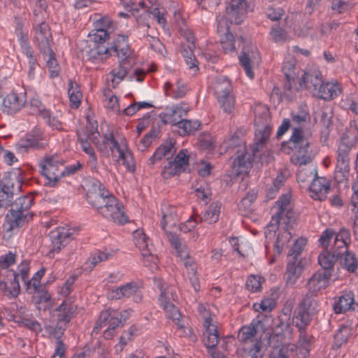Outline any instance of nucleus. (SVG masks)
Instances as JSON below:
<instances>
[{
  "mask_svg": "<svg viewBox=\"0 0 358 358\" xmlns=\"http://www.w3.org/2000/svg\"><path fill=\"white\" fill-rule=\"evenodd\" d=\"M33 203L32 195L20 196L13 202L6 215L4 227L7 231L17 229L33 219L34 213L30 211Z\"/></svg>",
  "mask_w": 358,
  "mask_h": 358,
  "instance_id": "obj_1",
  "label": "nucleus"
},
{
  "mask_svg": "<svg viewBox=\"0 0 358 358\" xmlns=\"http://www.w3.org/2000/svg\"><path fill=\"white\" fill-rule=\"evenodd\" d=\"M266 327L262 320L254 319L249 325L243 326L238 332V340L242 345L251 343L252 348H249L248 353L252 358H257V354L261 350V338H257L259 331L264 332Z\"/></svg>",
  "mask_w": 358,
  "mask_h": 358,
  "instance_id": "obj_2",
  "label": "nucleus"
},
{
  "mask_svg": "<svg viewBox=\"0 0 358 358\" xmlns=\"http://www.w3.org/2000/svg\"><path fill=\"white\" fill-rule=\"evenodd\" d=\"M63 164L57 156H46L40 162L41 174L48 181L45 185L55 187L64 176Z\"/></svg>",
  "mask_w": 358,
  "mask_h": 358,
  "instance_id": "obj_3",
  "label": "nucleus"
},
{
  "mask_svg": "<svg viewBox=\"0 0 358 358\" xmlns=\"http://www.w3.org/2000/svg\"><path fill=\"white\" fill-rule=\"evenodd\" d=\"M21 188L22 183L17 177L5 174L0 180V208L12 206L13 196L17 194Z\"/></svg>",
  "mask_w": 358,
  "mask_h": 358,
  "instance_id": "obj_4",
  "label": "nucleus"
},
{
  "mask_svg": "<svg viewBox=\"0 0 358 358\" xmlns=\"http://www.w3.org/2000/svg\"><path fill=\"white\" fill-rule=\"evenodd\" d=\"M97 211L103 217L119 224H124L128 221L124 206L113 195Z\"/></svg>",
  "mask_w": 358,
  "mask_h": 358,
  "instance_id": "obj_5",
  "label": "nucleus"
},
{
  "mask_svg": "<svg viewBox=\"0 0 358 358\" xmlns=\"http://www.w3.org/2000/svg\"><path fill=\"white\" fill-rule=\"evenodd\" d=\"M86 197L88 203L97 210L112 196L108 190L105 189L101 182L97 180H91L88 183Z\"/></svg>",
  "mask_w": 358,
  "mask_h": 358,
  "instance_id": "obj_6",
  "label": "nucleus"
},
{
  "mask_svg": "<svg viewBox=\"0 0 358 358\" xmlns=\"http://www.w3.org/2000/svg\"><path fill=\"white\" fill-rule=\"evenodd\" d=\"M50 237L52 242V248L48 252V256L53 258L55 253H59L63 248L73 239V234L69 229L59 227L50 232Z\"/></svg>",
  "mask_w": 358,
  "mask_h": 358,
  "instance_id": "obj_7",
  "label": "nucleus"
},
{
  "mask_svg": "<svg viewBox=\"0 0 358 358\" xmlns=\"http://www.w3.org/2000/svg\"><path fill=\"white\" fill-rule=\"evenodd\" d=\"M250 9L248 0H230L225 8L227 18L231 22L238 24Z\"/></svg>",
  "mask_w": 358,
  "mask_h": 358,
  "instance_id": "obj_8",
  "label": "nucleus"
},
{
  "mask_svg": "<svg viewBox=\"0 0 358 358\" xmlns=\"http://www.w3.org/2000/svg\"><path fill=\"white\" fill-rule=\"evenodd\" d=\"M355 139L350 130L343 134L336 151V163L350 164V153L355 145Z\"/></svg>",
  "mask_w": 358,
  "mask_h": 358,
  "instance_id": "obj_9",
  "label": "nucleus"
},
{
  "mask_svg": "<svg viewBox=\"0 0 358 358\" xmlns=\"http://www.w3.org/2000/svg\"><path fill=\"white\" fill-rule=\"evenodd\" d=\"M275 204L278 206V210L272 216V221L275 222L276 224H279L280 222L285 224H289L294 217V212L290 206V196L289 194L282 195Z\"/></svg>",
  "mask_w": 358,
  "mask_h": 358,
  "instance_id": "obj_10",
  "label": "nucleus"
},
{
  "mask_svg": "<svg viewBox=\"0 0 358 358\" xmlns=\"http://www.w3.org/2000/svg\"><path fill=\"white\" fill-rule=\"evenodd\" d=\"M131 296H133V300L136 303H140L143 299L139 286L134 281L127 282L110 292V298L113 299H120L121 298H129Z\"/></svg>",
  "mask_w": 358,
  "mask_h": 358,
  "instance_id": "obj_11",
  "label": "nucleus"
},
{
  "mask_svg": "<svg viewBox=\"0 0 358 358\" xmlns=\"http://www.w3.org/2000/svg\"><path fill=\"white\" fill-rule=\"evenodd\" d=\"M271 128L268 124L257 126L255 130L254 143L252 146L254 157H261L262 152L266 149V144L271 136Z\"/></svg>",
  "mask_w": 358,
  "mask_h": 358,
  "instance_id": "obj_12",
  "label": "nucleus"
},
{
  "mask_svg": "<svg viewBox=\"0 0 358 358\" xmlns=\"http://www.w3.org/2000/svg\"><path fill=\"white\" fill-rule=\"evenodd\" d=\"M332 277L329 271L318 270L306 283V287L310 293L316 294L324 289L329 285V280Z\"/></svg>",
  "mask_w": 358,
  "mask_h": 358,
  "instance_id": "obj_13",
  "label": "nucleus"
},
{
  "mask_svg": "<svg viewBox=\"0 0 358 358\" xmlns=\"http://www.w3.org/2000/svg\"><path fill=\"white\" fill-rule=\"evenodd\" d=\"M86 135L103 155L108 154V144L109 143L108 134H106L101 140L99 138L100 134L97 129L96 122H88L86 125Z\"/></svg>",
  "mask_w": 358,
  "mask_h": 358,
  "instance_id": "obj_14",
  "label": "nucleus"
},
{
  "mask_svg": "<svg viewBox=\"0 0 358 358\" xmlns=\"http://www.w3.org/2000/svg\"><path fill=\"white\" fill-rule=\"evenodd\" d=\"M330 190V182L324 177H319L317 174L313 179L309 187L310 196L315 200L323 201Z\"/></svg>",
  "mask_w": 358,
  "mask_h": 358,
  "instance_id": "obj_15",
  "label": "nucleus"
},
{
  "mask_svg": "<svg viewBox=\"0 0 358 358\" xmlns=\"http://www.w3.org/2000/svg\"><path fill=\"white\" fill-rule=\"evenodd\" d=\"M15 34L17 37L22 53L27 57L28 64L33 65L38 61L30 43L27 32L24 31L21 26H17L15 29Z\"/></svg>",
  "mask_w": 358,
  "mask_h": 358,
  "instance_id": "obj_16",
  "label": "nucleus"
},
{
  "mask_svg": "<svg viewBox=\"0 0 358 358\" xmlns=\"http://www.w3.org/2000/svg\"><path fill=\"white\" fill-rule=\"evenodd\" d=\"M240 64L244 69L246 75L250 78H254L252 64L259 59V52L255 46L243 48L241 55L238 57Z\"/></svg>",
  "mask_w": 358,
  "mask_h": 358,
  "instance_id": "obj_17",
  "label": "nucleus"
},
{
  "mask_svg": "<svg viewBox=\"0 0 358 358\" xmlns=\"http://www.w3.org/2000/svg\"><path fill=\"white\" fill-rule=\"evenodd\" d=\"M25 103L24 94L10 93L3 99V111H6L8 114H15L24 106Z\"/></svg>",
  "mask_w": 358,
  "mask_h": 358,
  "instance_id": "obj_18",
  "label": "nucleus"
},
{
  "mask_svg": "<svg viewBox=\"0 0 358 358\" xmlns=\"http://www.w3.org/2000/svg\"><path fill=\"white\" fill-rule=\"evenodd\" d=\"M252 159L250 154L244 150L233 162L231 166V175L238 177L241 174H246L252 166Z\"/></svg>",
  "mask_w": 358,
  "mask_h": 358,
  "instance_id": "obj_19",
  "label": "nucleus"
},
{
  "mask_svg": "<svg viewBox=\"0 0 358 358\" xmlns=\"http://www.w3.org/2000/svg\"><path fill=\"white\" fill-rule=\"evenodd\" d=\"M212 319L208 317L204 321L205 331L203 333V343L209 350L213 349L218 343V334L217 327L212 324Z\"/></svg>",
  "mask_w": 358,
  "mask_h": 358,
  "instance_id": "obj_20",
  "label": "nucleus"
},
{
  "mask_svg": "<svg viewBox=\"0 0 358 358\" xmlns=\"http://www.w3.org/2000/svg\"><path fill=\"white\" fill-rule=\"evenodd\" d=\"M341 252L324 250L318 256V263L322 268L321 271H329L333 275L334 267L341 257Z\"/></svg>",
  "mask_w": 358,
  "mask_h": 358,
  "instance_id": "obj_21",
  "label": "nucleus"
},
{
  "mask_svg": "<svg viewBox=\"0 0 358 358\" xmlns=\"http://www.w3.org/2000/svg\"><path fill=\"white\" fill-rule=\"evenodd\" d=\"M55 311L56 320L68 325L76 315V306L69 301H64Z\"/></svg>",
  "mask_w": 358,
  "mask_h": 358,
  "instance_id": "obj_22",
  "label": "nucleus"
},
{
  "mask_svg": "<svg viewBox=\"0 0 358 358\" xmlns=\"http://www.w3.org/2000/svg\"><path fill=\"white\" fill-rule=\"evenodd\" d=\"M323 83L320 72L315 69L310 71H305L299 84L301 86L305 85L306 87L312 90L313 94L315 95Z\"/></svg>",
  "mask_w": 358,
  "mask_h": 358,
  "instance_id": "obj_23",
  "label": "nucleus"
},
{
  "mask_svg": "<svg viewBox=\"0 0 358 358\" xmlns=\"http://www.w3.org/2000/svg\"><path fill=\"white\" fill-rule=\"evenodd\" d=\"M47 143L41 141V134L40 131H36V134H27L24 138L18 141L17 145L19 148L27 150L29 149H43Z\"/></svg>",
  "mask_w": 358,
  "mask_h": 358,
  "instance_id": "obj_24",
  "label": "nucleus"
},
{
  "mask_svg": "<svg viewBox=\"0 0 358 358\" xmlns=\"http://www.w3.org/2000/svg\"><path fill=\"white\" fill-rule=\"evenodd\" d=\"M304 268L303 260L287 259L286 273L285 274L287 284L293 285L301 275Z\"/></svg>",
  "mask_w": 358,
  "mask_h": 358,
  "instance_id": "obj_25",
  "label": "nucleus"
},
{
  "mask_svg": "<svg viewBox=\"0 0 358 358\" xmlns=\"http://www.w3.org/2000/svg\"><path fill=\"white\" fill-rule=\"evenodd\" d=\"M290 148L297 150L298 152H308L310 143L303 135V131L301 128H294L292 134L288 143Z\"/></svg>",
  "mask_w": 358,
  "mask_h": 358,
  "instance_id": "obj_26",
  "label": "nucleus"
},
{
  "mask_svg": "<svg viewBox=\"0 0 358 358\" xmlns=\"http://www.w3.org/2000/svg\"><path fill=\"white\" fill-rule=\"evenodd\" d=\"M134 241L137 248L141 252L144 258L152 257V245L149 244V238L143 230L137 229L133 233Z\"/></svg>",
  "mask_w": 358,
  "mask_h": 358,
  "instance_id": "obj_27",
  "label": "nucleus"
},
{
  "mask_svg": "<svg viewBox=\"0 0 358 358\" xmlns=\"http://www.w3.org/2000/svg\"><path fill=\"white\" fill-rule=\"evenodd\" d=\"M341 93V88L338 83H323L319 87L315 96L321 99L331 100Z\"/></svg>",
  "mask_w": 358,
  "mask_h": 358,
  "instance_id": "obj_28",
  "label": "nucleus"
},
{
  "mask_svg": "<svg viewBox=\"0 0 358 358\" xmlns=\"http://www.w3.org/2000/svg\"><path fill=\"white\" fill-rule=\"evenodd\" d=\"M278 334H270L268 338V345L273 348L271 352V358H288L289 356L290 350L289 346L279 345Z\"/></svg>",
  "mask_w": 358,
  "mask_h": 358,
  "instance_id": "obj_29",
  "label": "nucleus"
},
{
  "mask_svg": "<svg viewBox=\"0 0 358 358\" xmlns=\"http://www.w3.org/2000/svg\"><path fill=\"white\" fill-rule=\"evenodd\" d=\"M173 299L171 296L164 298V295L159 296V301L161 306L165 310L168 318L173 320H177V324L179 328H183V325L180 323V313L178 308L170 301Z\"/></svg>",
  "mask_w": 358,
  "mask_h": 358,
  "instance_id": "obj_30",
  "label": "nucleus"
},
{
  "mask_svg": "<svg viewBox=\"0 0 358 358\" xmlns=\"http://www.w3.org/2000/svg\"><path fill=\"white\" fill-rule=\"evenodd\" d=\"M111 49L112 52L115 53L122 62H125L131 55V50L124 36H119L114 45H111Z\"/></svg>",
  "mask_w": 358,
  "mask_h": 358,
  "instance_id": "obj_31",
  "label": "nucleus"
},
{
  "mask_svg": "<svg viewBox=\"0 0 358 358\" xmlns=\"http://www.w3.org/2000/svg\"><path fill=\"white\" fill-rule=\"evenodd\" d=\"M96 23V27L99 28L93 35H90L95 45L103 43L109 38V34L106 29L110 26L111 21L107 17H103L97 20Z\"/></svg>",
  "mask_w": 358,
  "mask_h": 358,
  "instance_id": "obj_32",
  "label": "nucleus"
},
{
  "mask_svg": "<svg viewBox=\"0 0 358 358\" xmlns=\"http://www.w3.org/2000/svg\"><path fill=\"white\" fill-rule=\"evenodd\" d=\"M213 87L217 99H222L224 96L233 93L230 80L224 77L217 78Z\"/></svg>",
  "mask_w": 358,
  "mask_h": 358,
  "instance_id": "obj_33",
  "label": "nucleus"
},
{
  "mask_svg": "<svg viewBox=\"0 0 358 358\" xmlns=\"http://www.w3.org/2000/svg\"><path fill=\"white\" fill-rule=\"evenodd\" d=\"M313 315L296 307L292 318L293 324L299 329V331H306L313 318Z\"/></svg>",
  "mask_w": 358,
  "mask_h": 358,
  "instance_id": "obj_34",
  "label": "nucleus"
},
{
  "mask_svg": "<svg viewBox=\"0 0 358 358\" xmlns=\"http://www.w3.org/2000/svg\"><path fill=\"white\" fill-rule=\"evenodd\" d=\"M187 112L188 110L187 108L176 106L170 109H166V113L160 114V117L164 124H172V122H169L170 120H176V121L178 120V122L182 121L184 120L182 119V117L186 116Z\"/></svg>",
  "mask_w": 358,
  "mask_h": 358,
  "instance_id": "obj_35",
  "label": "nucleus"
},
{
  "mask_svg": "<svg viewBox=\"0 0 358 358\" xmlns=\"http://www.w3.org/2000/svg\"><path fill=\"white\" fill-rule=\"evenodd\" d=\"M162 227L166 233L168 231L166 229V227L168 225L175 226L178 221V216L176 207L170 205H164L162 208Z\"/></svg>",
  "mask_w": 358,
  "mask_h": 358,
  "instance_id": "obj_36",
  "label": "nucleus"
},
{
  "mask_svg": "<svg viewBox=\"0 0 358 358\" xmlns=\"http://www.w3.org/2000/svg\"><path fill=\"white\" fill-rule=\"evenodd\" d=\"M316 296V294L308 292L303 296L297 307L314 315L317 312L319 306L318 301L315 299Z\"/></svg>",
  "mask_w": 358,
  "mask_h": 358,
  "instance_id": "obj_37",
  "label": "nucleus"
},
{
  "mask_svg": "<svg viewBox=\"0 0 358 358\" xmlns=\"http://www.w3.org/2000/svg\"><path fill=\"white\" fill-rule=\"evenodd\" d=\"M340 263L343 268L350 273H354L357 269L358 261L355 254L348 250H345L343 255L339 259Z\"/></svg>",
  "mask_w": 358,
  "mask_h": 358,
  "instance_id": "obj_38",
  "label": "nucleus"
},
{
  "mask_svg": "<svg viewBox=\"0 0 358 358\" xmlns=\"http://www.w3.org/2000/svg\"><path fill=\"white\" fill-rule=\"evenodd\" d=\"M172 125L177 126L178 129H181L180 135L185 136L197 130L201 126V122L199 120H189L184 119L182 121L178 122L175 120H170Z\"/></svg>",
  "mask_w": 358,
  "mask_h": 358,
  "instance_id": "obj_39",
  "label": "nucleus"
},
{
  "mask_svg": "<svg viewBox=\"0 0 358 358\" xmlns=\"http://www.w3.org/2000/svg\"><path fill=\"white\" fill-rule=\"evenodd\" d=\"M354 303L353 294L352 292L345 294L339 297L334 304V310L336 313H343L351 309Z\"/></svg>",
  "mask_w": 358,
  "mask_h": 358,
  "instance_id": "obj_40",
  "label": "nucleus"
},
{
  "mask_svg": "<svg viewBox=\"0 0 358 358\" xmlns=\"http://www.w3.org/2000/svg\"><path fill=\"white\" fill-rule=\"evenodd\" d=\"M45 60H46V65L49 69L50 77L55 78L59 74L60 67L56 59L55 53L52 49H50L48 52L41 53Z\"/></svg>",
  "mask_w": 358,
  "mask_h": 358,
  "instance_id": "obj_41",
  "label": "nucleus"
},
{
  "mask_svg": "<svg viewBox=\"0 0 358 358\" xmlns=\"http://www.w3.org/2000/svg\"><path fill=\"white\" fill-rule=\"evenodd\" d=\"M34 34H41V35L46 34L50 36L51 32L48 24L45 22V16H40L37 14V10H34Z\"/></svg>",
  "mask_w": 358,
  "mask_h": 358,
  "instance_id": "obj_42",
  "label": "nucleus"
},
{
  "mask_svg": "<svg viewBox=\"0 0 358 358\" xmlns=\"http://www.w3.org/2000/svg\"><path fill=\"white\" fill-rule=\"evenodd\" d=\"M167 238L171 245L174 247L178 255L181 257H188L185 245L182 244L178 236L171 231H166Z\"/></svg>",
  "mask_w": 358,
  "mask_h": 358,
  "instance_id": "obj_43",
  "label": "nucleus"
},
{
  "mask_svg": "<svg viewBox=\"0 0 358 358\" xmlns=\"http://www.w3.org/2000/svg\"><path fill=\"white\" fill-rule=\"evenodd\" d=\"M350 164L336 163L334 178L338 183L347 182L350 176Z\"/></svg>",
  "mask_w": 358,
  "mask_h": 358,
  "instance_id": "obj_44",
  "label": "nucleus"
},
{
  "mask_svg": "<svg viewBox=\"0 0 358 358\" xmlns=\"http://www.w3.org/2000/svg\"><path fill=\"white\" fill-rule=\"evenodd\" d=\"M306 238H298L288 252L287 259L296 261L303 260L299 257L306 245Z\"/></svg>",
  "mask_w": 358,
  "mask_h": 358,
  "instance_id": "obj_45",
  "label": "nucleus"
},
{
  "mask_svg": "<svg viewBox=\"0 0 358 358\" xmlns=\"http://www.w3.org/2000/svg\"><path fill=\"white\" fill-rule=\"evenodd\" d=\"M221 204L218 203H212L209 205L208 209L205 212L203 217L200 220H204L209 224L215 223L218 220L220 213Z\"/></svg>",
  "mask_w": 358,
  "mask_h": 358,
  "instance_id": "obj_46",
  "label": "nucleus"
},
{
  "mask_svg": "<svg viewBox=\"0 0 358 358\" xmlns=\"http://www.w3.org/2000/svg\"><path fill=\"white\" fill-rule=\"evenodd\" d=\"M45 272V268H41L34 275L31 280H27L25 283L27 292H29L30 294H33L38 291L41 285V279L44 275Z\"/></svg>",
  "mask_w": 358,
  "mask_h": 358,
  "instance_id": "obj_47",
  "label": "nucleus"
},
{
  "mask_svg": "<svg viewBox=\"0 0 358 358\" xmlns=\"http://www.w3.org/2000/svg\"><path fill=\"white\" fill-rule=\"evenodd\" d=\"M52 34L50 36H46V34L41 35V34H34V42L37 46L40 53L48 52L51 48L50 42L52 41Z\"/></svg>",
  "mask_w": 358,
  "mask_h": 358,
  "instance_id": "obj_48",
  "label": "nucleus"
},
{
  "mask_svg": "<svg viewBox=\"0 0 358 358\" xmlns=\"http://www.w3.org/2000/svg\"><path fill=\"white\" fill-rule=\"evenodd\" d=\"M103 96L106 108L113 110L119 111L120 106L118 99L110 88L107 87L103 90Z\"/></svg>",
  "mask_w": 358,
  "mask_h": 358,
  "instance_id": "obj_49",
  "label": "nucleus"
},
{
  "mask_svg": "<svg viewBox=\"0 0 358 358\" xmlns=\"http://www.w3.org/2000/svg\"><path fill=\"white\" fill-rule=\"evenodd\" d=\"M127 313V311H124L123 313H120L114 312L113 315H112L110 318V320L108 322L109 326H108V329L105 331V334L106 332L110 334V331L111 330H114L115 329H116L117 327H123V325L127 318V315H126Z\"/></svg>",
  "mask_w": 358,
  "mask_h": 358,
  "instance_id": "obj_50",
  "label": "nucleus"
},
{
  "mask_svg": "<svg viewBox=\"0 0 358 358\" xmlns=\"http://www.w3.org/2000/svg\"><path fill=\"white\" fill-rule=\"evenodd\" d=\"M78 141L80 144L81 148L83 152L89 155V159L91 157H96L95 152L93 148L90 145L88 141L90 140L88 136L86 135V127L82 131L77 132Z\"/></svg>",
  "mask_w": 358,
  "mask_h": 358,
  "instance_id": "obj_51",
  "label": "nucleus"
},
{
  "mask_svg": "<svg viewBox=\"0 0 358 358\" xmlns=\"http://www.w3.org/2000/svg\"><path fill=\"white\" fill-rule=\"evenodd\" d=\"M68 94L73 107L78 108L81 101L82 93L78 90V86L72 80L69 81Z\"/></svg>",
  "mask_w": 358,
  "mask_h": 358,
  "instance_id": "obj_52",
  "label": "nucleus"
},
{
  "mask_svg": "<svg viewBox=\"0 0 358 358\" xmlns=\"http://www.w3.org/2000/svg\"><path fill=\"white\" fill-rule=\"evenodd\" d=\"M67 324L56 320L55 324L48 325L45 327L48 334L57 339V341H62L61 337L66 331Z\"/></svg>",
  "mask_w": 358,
  "mask_h": 358,
  "instance_id": "obj_53",
  "label": "nucleus"
},
{
  "mask_svg": "<svg viewBox=\"0 0 358 358\" xmlns=\"http://www.w3.org/2000/svg\"><path fill=\"white\" fill-rule=\"evenodd\" d=\"M187 41L190 43L186 48H184L181 50V53L184 57L186 58L187 64L189 65L190 68L195 66V57L193 54V50L195 47L194 43V37L189 36L187 38Z\"/></svg>",
  "mask_w": 358,
  "mask_h": 358,
  "instance_id": "obj_54",
  "label": "nucleus"
},
{
  "mask_svg": "<svg viewBox=\"0 0 358 358\" xmlns=\"http://www.w3.org/2000/svg\"><path fill=\"white\" fill-rule=\"evenodd\" d=\"M317 169L315 168H302L298 171L296 178L299 183H306L310 182L317 175Z\"/></svg>",
  "mask_w": 358,
  "mask_h": 358,
  "instance_id": "obj_55",
  "label": "nucleus"
},
{
  "mask_svg": "<svg viewBox=\"0 0 358 358\" xmlns=\"http://www.w3.org/2000/svg\"><path fill=\"white\" fill-rule=\"evenodd\" d=\"M172 160L179 169L184 173L189 164V155L187 150L186 149L180 150Z\"/></svg>",
  "mask_w": 358,
  "mask_h": 358,
  "instance_id": "obj_56",
  "label": "nucleus"
},
{
  "mask_svg": "<svg viewBox=\"0 0 358 358\" xmlns=\"http://www.w3.org/2000/svg\"><path fill=\"white\" fill-rule=\"evenodd\" d=\"M217 100L224 113L231 114L234 111L236 101L233 93L224 96L222 99Z\"/></svg>",
  "mask_w": 358,
  "mask_h": 358,
  "instance_id": "obj_57",
  "label": "nucleus"
},
{
  "mask_svg": "<svg viewBox=\"0 0 358 358\" xmlns=\"http://www.w3.org/2000/svg\"><path fill=\"white\" fill-rule=\"evenodd\" d=\"M182 173L174 162L172 159H169L162 171V176L167 179Z\"/></svg>",
  "mask_w": 358,
  "mask_h": 358,
  "instance_id": "obj_58",
  "label": "nucleus"
},
{
  "mask_svg": "<svg viewBox=\"0 0 358 358\" xmlns=\"http://www.w3.org/2000/svg\"><path fill=\"white\" fill-rule=\"evenodd\" d=\"M350 334V329L344 324L341 325L336 334L334 336V343L338 347H340L345 343Z\"/></svg>",
  "mask_w": 358,
  "mask_h": 358,
  "instance_id": "obj_59",
  "label": "nucleus"
},
{
  "mask_svg": "<svg viewBox=\"0 0 358 358\" xmlns=\"http://www.w3.org/2000/svg\"><path fill=\"white\" fill-rule=\"evenodd\" d=\"M30 108L31 113L38 115L41 117H48L49 114V110H47L38 99H32L30 100Z\"/></svg>",
  "mask_w": 358,
  "mask_h": 358,
  "instance_id": "obj_60",
  "label": "nucleus"
},
{
  "mask_svg": "<svg viewBox=\"0 0 358 358\" xmlns=\"http://www.w3.org/2000/svg\"><path fill=\"white\" fill-rule=\"evenodd\" d=\"M270 34L273 41L278 43H282L289 38L285 30L276 24L273 26Z\"/></svg>",
  "mask_w": 358,
  "mask_h": 358,
  "instance_id": "obj_61",
  "label": "nucleus"
},
{
  "mask_svg": "<svg viewBox=\"0 0 358 358\" xmlns=\"http://www.w3.org/2000/svg\"><path fill=\"white\" fill-rule=\"evenodd\" d=\"M13 320L15 322L18 323L20 326L27 327V329L36 332V334L42 331L41 324L36 320H32L27 318H20V320H16L15 317L13 318Z\"/></svg>",
  "mask_w": 358,
  "mask_h": 358,
  "instance_id": "obj_62",
  "label": "nucleus"
},
{
  "mask_svg": "<svg viewBox=\"0 0 358 358\" xmlns=\"http://www.w3.org/2000/svg\"><path fill=\"white\" fill-rule=\"evenodd\" d=\"M262 281H264V278L261 276L251 275L248 277L245 285L248 290L256 292L261 289Z\"/></svg>",
  "mask_w": 358,
  "mask_h": 358,
  "instance_id": "obj_63",
  "label": "nucleus"
},
{
  "mask_svg": "<svg viewBox=\"0 0 358 358\" xmlns=\"http://www.w3.org/2000/svg\"><path fill=\"white\" fill-rule=\"evenodd\" d=\"M120 159L123 161V164L127 169L129 171L134 172L135 171V164L134 162L133 155L130 150L126 149L120 152L119 155Z\"/></svg>",
  "mask_w": 358,
  "mask_h": 358,
  "instance_id": "obj_64",
  "label": "nucleus"
}]
</instances>
